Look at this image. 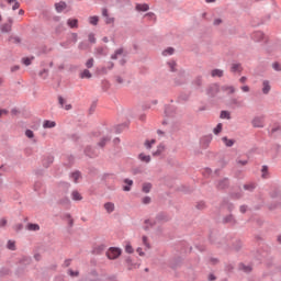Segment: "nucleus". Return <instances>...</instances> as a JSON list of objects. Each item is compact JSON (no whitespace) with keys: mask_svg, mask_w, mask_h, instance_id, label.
Returning a JSON list of instances; mask_svg holds the SVG:
<instances>
[{"mask_svg":"<svg viewBox=\"0 0 281 281\" xmlns=\"http://www.w3.org/2000/svg\"><path fill=\"white\" fill-rule=\"evenodd\" d=\"M67 25H69L70 27H78V19H69L67 21Z\"/></svg>","mask_w":281,"mask_h":281,"instance_id":"412c9836","label":"nucleus"},{"mask_svg":"<svg viewBox=\"0 0 281 281\" xmlns=\"http://www.w3.org/2000/svg\"><path fill=\"white\" fill-rule=\"evenodd\" d=\"M239 82H241V83L247 82V77H241V78L239 79Z\"/></svg>","mask_w":281,"mask_h":281,"instance_id":"052dcab7","label":"nucleus"},{"mask_svg":"<svg viewBox=\"0 0 281 281\" xmlns=\"http://www.w3.org/2000/svg\"><path fill=\"white\" fill-rule=\"evenodd\" d=\"M94 254H100L102 251H104V245H100L99 247L94 248Z\"/></svg>","mask_w":281,"mask_h":281,"instance_id":"ea45409f","label":"nucleus"},{"mask_svg":"<svg viewBox=\"0 0 281 281\" xmlns=\"http://www.w3.org/2000/svg\"><path fill=\"white\" fill-rule=\"evenodd\" d=\"M71 179H72V181H75V183H77L78 180L80 179V172H74L71 175Z\"/></svg>","mask_w":281,"mask_h":281,"instance_id":"72a5a7b5","label":"nucleus"},{"mask_svg":"<svg viewBox=\"0 0 281 281\" xmlns=\"http://www.w3.org/2000/svg\"><path fill=\"white\" fill-rule=\"evenodd\" d=\"M265 172H267V167H262V177H265Z\"/></svg>","mask_w":281,"mask_h":281,"instance_id":"69168bd1","label":"nucleus"},{"mask_svg":"<svg viewBox=\"0 0 281 281\" xmlns=\"http://www.w3.org/2000/svg\"><path fill=\"white\" fill-rule=\"evenodd\" d=\"M86 67H87L88 69H91V67H93V58H90V59L87 60Z\"/></svg>","mask_w":281,"mask_h":281,"instance_id":"a19ab883","label":"nucleus"},{"mask_svg":"<svg viewBox=\"0 0 281 281\" xmlns=\"http://www.w3.org/2000/svg\"><path fill=\"white\" fill-rule=\"evenodd\" d=\"M164 150H165L164 145H159L157 147V150L153 153L154 157H159V155H161V153H164Z\"/></svg>","mask_w":281,"mask_h":281,"instance_id":"4be33fe9","label":"nucleus"},{"mask_svg":"<svg viewBox=\"0 0 281 281\" xmlns=\"http://www.w3.org/2000/svg\"><path fill=\"white\" fill-rule=\"evenodd\" d=\"M153 189V184L145 182L143 184V192H145V194H148V192H150V190Z\"/></svg>","mask_w":281,"mask_h":281,"instance_id":"6ab92c4d","label":"nucleus"},{"mask_svg":"<svg viewBox=\"0 0 281 281\" xmlns=\"http://www.w3.org/2000/svg\"><path fill=\"white\" fill-rule=\"evenodd\" d=\"M223 183H224V184L220 183V184H218V188H225V184L227 183V180H226V179L223 180Z\"/></svg>","mask_w":281,"mask_h":281,"instance_id":"13d9d810","label":"nucleus"},{"mask_svg":"<svg viewBox=\"0 0 281 281\" xmlns=\"http://www.w3.org/2000/svg\"><path fill=\"white\" fill-rule=\"evenodd\" d=\"M71 199L72 201H82V194H80L78 191H72Z\"/></svg>","mask_w":281,"mask_h":281,"instance_id":"f8f14e48","label":"nucleus"},{"mask_svg":"<svg viewBox=\"0 0 281 281\" xmlns=\"http://www.w3.org/2000/svg\"><path fill=\"white\" fill-rule=\"evenodd\" d=\"M32 60L33 58L26 57L22 59V63H24V65L29 67V65H32Z\"/></svg>","mask_w":281,"mask_h":281,"instance_id":"c9c22d12","label":"nucleus"},{"mask_svg":"<svg viewBox=\"0 0 281 281\" xmlns=\"http://www.w3.org/2000/svg\"><path fill=\"white\" fill-rule=\"evenodd\" d=\"M7 247L11 251H16V243L15 241L9 240Z\"/></svg>","mask_w":281,"mask_h":281,"instance_id":"393cba45","label":"nucleus"},{"mask_svg":"<svg viewBox=\"0 0 281 281\" xmlns=\"http://www.w3.org/2000/svg\"><path fill=\"white\" fill-rule=\"evenodd\" d=\"M220 117H221L222 120H231L232 116H231L229 112H227V111H222Z\"/></svg>","mask_w":281,"mask_h":281,"instance_id":"cd10ccee","label":"nucleus"},{"mask_svg":"<svg viewBox=\"0 0 281 281\" xmlns=\"http://www.w3.org/2000/svg\"><path fill=\"white\" fill-rule=\"evenodd\" d=\"M212 78H223V70L214 69L211 71Z\"/></svg>","mask_w":281,"mask_h":281,"instance_id":"9b49d317","label":"nucleus"},{"mask_svg":"<svg viewBox=\"0 0 281 281\" xmlns=\"http://www.w3.org/2000/svg\"><path fill=\"white\" fill-rule=\"evenodd\" d=\"M106 256L109 260H115L122 256V250L120 248L112 247L106 251Z\"/></svg>","mask_w":281,"mask_h":281,"instance_id":"f257e3e1","label":"nucleus"},{"mask_svg":"<svg viewBox=\"0 0 281 281\" xmlns=\"http://www.w3.org/2000/svg\"><path fill=\"white\" fill-rule=\"evenodd\" d=\"M278 243L281 245V235L278 237Z\"/></svg>","mask_w":281,"mask_h":281,"instance_id":"774afa93","label":"nucleus"},{"mask_svg":"<svg viewBox=\"0 0 281 281\" xmlns=\"http://www.w3.org/2000/svg\"><path fill=\"white\" fill-rule=\"evenodd\" d=\"M125 251H126V254H133V251H134L133 246H131V244H127L125 246Z\"/></svg>","mask_w":281,"mask_h":281,"instance_id":"58836bf2","label":"nucleus"},{"mask_svg":"<svg viewBox=\"0 0 281 281\" xmlns=\"http://www.w3.org/2000/svg\"><path fill=\"white\" fill-rule=\"evenodd\" d=\"M222 142L225 144V146H227L228 148H232V146H234V139H229L227 137H223Z\"/></svg>","mask_w":281,"mask_h":281,"instance_id":"dca6fc26","label":"nucleus"},{"mask_svg":"<svg viewBox=\"0 0 281 281\" xmlns=\"http://www.w3.org/2000/svg\"><path fill=\"white\" fill-rule=\"evenodd\" d=\"M69 276H71V278H77V276L79 274L78 271H74V270H69Z\"/></svg>","mask_w":281,"mask_h":281,"instance_id":"09e8293b","label":"nucleus"},{"mask_svg":"<svg viewBox=\"0 0 281 281\" xmlns=\"http://www.w3.org/2000/svg\"><path fill=\"white\" fill-rule=\"evenodd\" d=\"M231 71H233V74H236V71L240 72L243 71V68L240 67V64H233Z\"/></svg>","mask_w":281,"mask_h":281,"instance_id":"5701e85b","label":"nucleus"},{"mask_svg":"<svg viewBox=\"0 0 281 281\" xmlns=\"http://www.w3.org/2000/svg\"><path fill=\"white\" fill-rule=\"evenodd\" d=\"M20 67L19 66H14L11 68V71H19Z\"/></svg>","mask_w":281,"mask_h":281,"instance_id":"e2e57ef3","label":"nucleus"},{"mask_svg":"<svg viewBox=\"0 0 281 281\" xmlns=\"http://www.w3.org/2000/svg\"><path fill=\"white\" fill-rule=\"evenodd\" d=\"M145 16H147V19H149L150 21H155V19H156L155 13H153V12L145 14Z\"/></svg>","mask_w":281,"mask_h":281,"instance_id":"c03bdc74","label":"nucleus"},{"mask_svg":"<svg viewBox=\"0 0 281 281\" xmlns=\"http://www.w3.org/2000/svg\"><path fill=\"white\" fill-rule=\"evenodd\" d=\"M102 14H103V16L106 18V16H109V11H108L106 9H103V10H102Z\"/></svg>","mask_w":281,"mask_h":281,"instance_id":"6e6d98bb","label":"nucleus"},{"mask_svg":"<svg viewBox=\"0 0 281 281\" xmlns=\"http://www.w3.org/2000/svg\"><path fill=\"white\" fill-rule=\"evenodd\" d=\"M5 1L10 5H12V3H14L12 7V10H19V8H21V3H19V1H16V0H5Z\"/></svg>","mask_w":281,"mask_h":281,"instance_id":"2eb2a0df","label":"nucleus"},{"mask_svg":"<svg viewBox=\"0 0 281 281\" xmlns=\"http://www.w3.org/2000/svg\"><path fill=\"white\" fill-rule=\"evenodd\" d=\"M223 23V20L221 18H217L213 21V25H221Z\"/></svg>","mask_w":281,"mask_h":281,"instance_id":"de8ad7c7","label":"nucleus"},{"mask_svg":"<svg viewBox=\"0 0 281 281\" xmlns=\"http://www.w3.org/2000/svg\"><path fill=\"white\" fill-rule=\"evenodd\" d=\"M172 54H175V48H172V47L166 48L162 52V56H172Z\"/></svg>","mask_w":281,"mask_h":281,"instance_id":"bb28decb","label":"nucleus"},{"mask_svg":"<svg viewBox=\"0 0 281 281\" xmlns=\"http://www.w3.org/2000/svg\"><path fill=\"white\" fill-rule=\"evenodd\" d=\"M19 14L23 16V14H25V11L23 9H20Z\"/></svg>","mask_w":281,"mask_h":281,"instance_id":"0e129e2a","label":"nucleus"},{"mask_svg":"<svg viewBox=\"0 0 281 281\" xmlns=\"http://www.w3.org/2000/svg\"><path fill=\"white\" fill-rule=\"evenodd\" d=\"M168 65H169L171 71H175V67H177V63H175V61H169Z\"/></svg>","mask_w":281,"mask_h":281,"instance_id":"49530a36","label":"nucleus"},{"mask_svg":"<svg viewBox=\"0 0 281 281\" xmlns=\"http://www.w3.org/2000/svg\"><path fill=\"white\" fill-rule=\"evenodd\" d=\"M251 124L254 128H265V116H255Z\"/></svg>","mask_w":281,"mask_h":281,"instance_id":"f03ea898","label":"nucleus"},{"mask_svg":"<svg viewBox=\"0 0 281 281\" xmlns=\"http://www.w3.org/2000/svg\"><path fill=\"white\" fill-rule=\"evenodd\" d=\"M272 69H274V71H281V64L280 63L272 64Z\"/></svg>","mask_w":281,"mask_h":281,"instance_id":"4c0bfd02","label":"nucleus"},{"mask_svg":"<svg viewBox=\"0 0 281 281\" xmlns=\"http://www.w3.org/2000/svg\"><path fill=\"white\" fill-rule=\"evenodd\" d=\"M80 78H91V71L85 69V70L80 74Z\"/></svg>","mask_w":281,"mask_h":281,"instance_id":"c756f323","label":"nucleus"},{"mask_svg":"<svg viewBox=\"0 0 281 281\" xmlns=\"http://www.w3.org/2000/svg\"><path fill=\"white\" fill-rule=\"evenodd\" d=\"M144 205H148L150 203V196L143 198Z\"/></svg>","mask_w":281,"mask_h":281,"instance_id":"a18cd8bd","label":"nucleus"},{"mask_svg":"<svg viewBox=\"0 0 281 281\" xmlns=\"http://www.w3.org/2000/svg\"><path fill=\"white\" fill-rule=\"evenodd\" d=\"M244 188H245L246 190H249V191L251 192L252 190L256 189V184H254V183L245 184Z\"/></svg>","mask_w":281,"mask_h":281,"instance_id":"e433bc0d","label":"nucleus"},{"mask_svg":"<svg viewBox=\"0 0 281 281\" xmlns=\"http://www.w3.org/2000/svg\"><path fill=\"white\" fill-rule=\"evenodd\" d=\"M137 254H138V256H144V251H142V248H137Z\"/></svg>","mask_w":281,"mask_h":281,"instance_id":"bf43d9fd","label":"nucleus"},{"mask_svg":"<svg viewBox=\"0 0 281 281\" xmlns=\"http://www.w3.org/2000/svg\"><path fill=\"white\" fill-rule=\"evenodd\" d=\"M241 91H244V93H249V86H243Z\"/></svg>","mask_w":281,"mask_h":281,"instance_id":"603ef678","label":"nucleus"},{"mask_svg":"<svg viewBox=\"0 0 281 281\" xmlns=\"http://www.w3.org/2000/svg\"><path fill=\"white\" fill-rule=\"evenodd\" d=\"M236 164L237 166H247L249 161L247 159L237 158Z\"/></svg>","mask_w":281,"mask_h":281,"instance_id":"c85d7f7f","label":"nucleus"},{"mask_svg":"<svg viewBox=\"0 0 281 281\" xmlns=\"http://www.w3.org/2000/svg\"><path fill=\"white\" fill-rule=\"evenodd\" d=\"M25 135L29 139H34V132L32 130H26Z\"/></svg>","mask_w":281,"mask_h":281,"instance_id":"473e14b6","label":"nucleus"},{"mask_svg":"<svg viewBox=\"0 0 281 281\" xmlns=\"http://www.w3.org/2000/svg\"><path fill=\"white\" fill-rule=\"evenodd\" d=\"M222 91H228V93H235L236 88H234L233 86H224L222 87Z\"/></svg>","mask_w":281,"mask_h":281,"instance_id":"b1692460","label":"nucleus"},{"mask_svg":"<svg viewBox=\"0 0 281 281\" xmlns=\"http://www.w3.org/2000/svg\"><path fill=\"white\" fill-rule=\"evenodd\" d=\"M12 31V20H9V23H4L0 26V32L8 34Z\"/></svg>","mask_w":281,"mask_h":281,"instance_id":"7ed1b4c3","label":"nucleus"},{"mask_svg":"<svg viewBox=\"0 0 281 281\" xmlns=\"http://www.w3.org/2000/svg\"><path fill=\"white\" fill-rule=\"evenodd\" d=\"M240 269L245 271V273H249L251 271V267L249 266H241Z\"/></svg>","mask_w":281,"mask_h":281,"instance_id":"79ce46f5","label":"nucleus"},{"mask_svg":"<svg viewBox=\"0 0 281 281\" xmlns=\"http://www.w3.org/2000/svg\"><path fill=\"white\" fill-rule=\"evenodd\" d=\"M26 229H29V232H38L41 226L38 224H27Z\"/></svg>","mask_w":281,"mask_h":281,"instance_id":"4468645a","label":"nucleus"},{"mask_svg":"<svg viewBox=\"0 0 281 281\" xmlns=\"http://www.w3.org/2000/svg\"><path fill=\"white\" fill-rule=\"evenodd\" d=\"M138 159L139 161H142L143 164H150V155H146L145 153H140L138 155Z\"/></svg>","mask_w":281,"mask_h":281,"instance_id":"20e7f679","label":"nucleus"},{"mask_svg":"<svg viewBox=\"0 0 281 281\" xmlns=\"http://www.w3.org/2000/svg\"><path fill=\"white\" fill-rule=\"evenodd\" d=\"M88 38H89V42H90V43H95V34L90 33L89 36H88Z\"/></svg>","mask_w":281,"mask_h":281,"instance_id":"37998d69","label":"nucleus"},{"mask_svg":"<svg viewBox=\"0 0 281 281\" xmlns=\"http://www.w3.org/2000/svg\"><path fill=\"white\" fill-rule=\"evenodd\" d=\"M3 115H8L7 110H0V117H3Z\"/></svg>","mask_w":281,"mask_h":281,"instance_id":"864d4df0","label":"nucleus"},{"mask_svg":"<svg viewBox=\"0 0 281 281\" xmlns=\"http://www.w3.org/2000/svg\"><path fill=\"white\" fill-rule=\"evenodd\" d=\"M58 102L63 109H65L66 111H71V104H65L66 101L63 97L58 98Z\"/></svg>","mask_w":281,"mask_h":281,"instance_id":"6e6552de","label":"nucleus"},{"mask_svg":"<svg viewBox=\"0 0 281 281\" xmlns=\"http://www.w3.org/2000/svg\"><path fill=\"white\" fill-rule=\"evenodd\" d=\"M240 212L241 214H245V212H247V206H240Z\"/></svg>","mask_w":281,"mask_h":281,"instance_id":"4d7b16f0","label":"nucleus"},{"mask_svg":"<svg viewBox=\"0 0 281 281\" xmlns=\"http://www.w3.org/2000/svg\"><path fill=\"white\" fill-rule=\"evenodd\" d=\"M155 144H157V140H155V139L146 140L145 147L147 148V150H150L153 148V146H155Z\"/></svg>","mask_w":281,"mask_h":281,"instance_id":"aec40b11","label":"nucleus"},{"mask_svg":"<svg viewBox=\"0 0 281 281\" xmlns=\"http://www.w3.org/2000/svg\"><path fill=\"white\" fill-rule=\"evenodd\" d=\"M104 210L108 212V214H112V212H115V204L113 202H106L104 204Z\"/></svg>","mask_w":281,"mask_h":281,"instance_id":"39448f33","label":"nucleus"},{"mask_svg":"<svg viewBox=\"0 0 281 281\" xmlns=\"http://www.w3.org/2000/svg\"><path fill=\"white\" fill-rule=\"evenodd\" d=\"M124 55V49L119 48L114 55H112V60H117V58H120V56Z\"/></svg>","mask_w":281,"mask_h":281,"instance_id":"f3484780","label":"nucleus"},{"mask_svg":"<svg viewBox=\"0 0 281 281\" xmlns=\"http://www.w3.org/2000/svg\"><path fill=\"white\" fill-rule=\"evenodd\" d=\"M7 224H8V221H5V220H1L0 221V226L1 227L5 226Z\"/></svg>","mask_w":281,"mask_h":281,"instance_id":"5fc2aeb1","label":"nucleus"},{"mask_svg":"<svg viewBox=\"0 0 281 281\" xmlns=\"http://www.w3.org/2000/svg\"><path fill=\"white\" fill-rule=\"evenodd\" d=\"M221 131H223L222 123L217 124V126L213 130V133H214V135H218V133H221Z\"/></svg>","mask_w":281,"mask_h":281,"instance_id":"7c9ffc66","label":"nucleus"},{"mask_svg":"<svg viewBox=\"0 0 281 281\" xmlns=\"http://www.w3.org/2000/svg\"><path fill=\"white\" fill-rule=\"evenodd\" d=\"M220 91L218 85L213 83L210 89H209V94L210 95H216L217 92Z\"/></svg>","mask_w":281,"mask_h":281,"instance_id":"1a4fd4ad","label":"nucleus"},{"mask_svg":"<svg viewBox=\"0 0 281 281\" xmlns=\"http://www.w3.org/2000/svg\"><path fill=\"white\" fill-rule=\"evenodd\" d=\"M209 280H210V281H214V280H216V277H214V274H210V276H209Z\"/></svg>","mask_w":281,"mask_h":281,"instance_id":"680f3d73","label":"nucleus"},{"mask_svg":"<svg viewBox=\"0 0 281 281\" xmlns=\"http://www.w3.org/2000/svg\"><path fill=\"white\" fill-rule=\"evenodd\" d=\"M109 69H113V63L108 64Z\"/></svg>","mask_w":281,"mask_h":281,"instance_id":"338daca9","label":"nucleus"},{"mask_svg":"<svg viewBox=\"0 0 281 281\" xmlns=\"http://www.w3.org/2000/svg\"><path fill=\"white\" fill-rule=\"evenodd\" d=\"M55 8H56L57 12H63V10H65L67 8V3L59 2V3L55 4Z\"/></svg>","mask_w":281,"mask_h":281,"instance_id":"a211bd4d","label":"nucleus"},{"mask_svg":"<svg viewBox=\"0 0 281 281\" xmlns=\"http://www.w3.org/2000/svg\"><path fill=\"white\" fill-rule=\"evenodd\" d=\"M136 10H138V12H148V10H150V7L147 3L137 4Z\"/></svg>","mask_w":281,"mask_h":281,"instance_id":"9d476101","label":"nucleus"},{"mask_svg":"<svg viewBox=\"0 0 281 281\" xmlns=\"http://www.w3.org/2000/svg\"><path fill=\"white\" fill-rule=\"evenodd\" d=\"M100 21V19L98 18V15L94 16H90L89 18V23L90 25H98V22Z\"/></svg>","mask_w":281,"mask_h":281,"instance_id":"a878e982","label":"nucleus"},{"mask_svg":"<svg viewBox=\"0 0 281 281\" xmlns=\"http://www.w3.org/2000/svg\"><path fill=\"white\" fill-rule=\"evenodd\" d=\"M114 21H115V19L109 18V15L105 16V23L111 24V23H113Z\"/></svg>","mask_w":281,"mask_h":281,"instance_id":"8fccbe9b","label":"nucleus"},{"mask_svg":"<svg viewBox=\"0 0 281 281\" xmlns=\"http://www.w3.org/2000/svg\"><path fill=\"white\" fill-rule=\"evenodd\" d=\"M124 183H126V186L123 187V190L125 192H131V186H133V180L131 179H125Z\"/></svg>","mask_w":281,"mask_h":281,"instance_id":"ddd939ff","label":"nucleus"},{"mask_svg":"<svg viewBox=\"0 0 281 281\" xmlns=\"http://www.w3.org/2000/svg\"><path fill=\"white\" fill-rule=\"evenodd\" d=\"M153 225H155V221L145 220V229H148V227H153Z\"/></svg>","mask_w":281,"mask_h":281,"instance_id":"2f4dec72","label":"nucleus"},{"mask_svg":"<svg viewBox=\"0 0 281 281\" xmlns=\"http://www.w3.org/2000/svg\"><path fill=\"white\" fill-rule=\"evenodd\" d=\"M269 91H271V83H269V80H265L262 82V93H265V95H267V93H269Z\"/></svg>","mask_w":281,"mask_h":281,"instance_id":"423d86ee","label":"nucleus"},{"mask_svg":"<svg viewBox=\"0 0 281 281\" xmlns=\"http://www.w3.org/2000/svg\"><path fill=\"white\" fill-rule=\"evenodd\" d=\"M143 245H145L146 249H150V244L148 243L147 236H143Z\"/></svg>","mask_w":281,"mask_h":281,"instance_id":"f704fd0d","label":"nucleus"},{"mask_svg":"<svg viewBox=\"0 0 281 281\" xmlns=\"http://www.w3.org/2000/svg\"><path fill=\"white\" fill-rule=\"evenodd\" d=\"M43 128H56V122L55 121L45 120L43 122Z\"/></svg>","mask_w":281,"mask_h":281,"instance_id":"0eeeda50","label":"nucleus"},{"mask_svg":"<svg viewBox=\"0 0 281 281\" xmlns=\"http://www.w3.org/2000/svg\"><path fill=\"white\" fill-rule=\"evenodd\" d=\"M109 142V138H103L100 143L99 146L104 147V145Z\"/></svg>","mask_w":281,"mask_h":281,"instance_id":"3c124183","label":"nucleus"}]
</instances>
